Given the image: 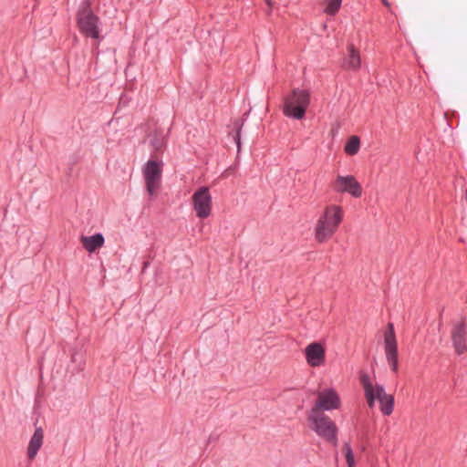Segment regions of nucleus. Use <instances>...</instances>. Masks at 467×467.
I'll use <instances>...</instances> for the list:
<instances>
[{"mask_svg": "<svg viewBox=\"0 0 467 467\" xmlns=\"http://www.w3.org/2000/svg\"><path fill=\"white\" fill-rule=\"evenodd\" d=\"M344 218V211L337 204L325 207L314 228L315 240L323 244L327 242L337 231Z\"/></svg>", "mask_w": 467, "mask_h": 467, "instance_id": "nucleus-1", "label": "nucleus"}, {"mask_svg": "<svg viewBox=\"0 0 467 467\" xmlns=\"http://www.w3.org/2000/svg\"><path fill=\"white\" fill-rule=\"evenodd\" d=\"M360 383L364 389L365 398L369 408H373L378 400L384 415H390L394 409V397L385 391L383 386L373 384L367 373H361Z\"/></svg>", "mask_w": 467, "mask_h": 467, "instance_id": "nucleus-2", "label": "nucleus"}, {"mask_svg": "<svg viewBox=\"0 0 467 467\" xmlns=\"http://www.w3.org/2000/svg\"><path fill=\"white\" fill-rule=\"evenodd\" d=\"M309 104V92L306 89L294 88L284 99L283 113L288 118L302 119Z\"/></svg>", "mask_w": 467, "mask_h": 467, "instance_id": "nucleus-3", "label": "nucleus"}, {"mask_svg": "<svg viewBox=\"0 0 467 467\" xmlns=\"http://www.w3.org/2000/svg\"><path fill=\"white\" fill-rule=\"evenodd\" d=\"M99 18L94 15L91 9V4L88 0H84L79 6L77 14V25L81 34L94 39L99 38Z\"/></svg>", "mask_w": 467, "mask_h": 467, "instance_id": "nucleus-4", "label": "nucleus"}, {"mask_svg": "<svg viewBox=\"0 0 467 467\" xmlns=\"http://www.w3.org/2000/svg\"><path fill=\"white\" fill-rule=\"evenodd\" d=\"M307 420L310 422L311 429L318 436L328 441L336 442L337 426L324 412L309 411Z\"/></svg>", "mask_w": 467, "mask_h": 467, "instance_id": "nucleus-5", "label": "nucleus"}, {"mask_svg": "<svg viewBox=\"0 0 467 467\" xmlns=\"http://www.w3.org/2000/svg\"><path fill=\"white\" fill-rule=\"evenodd\" d=\"M163 162L158 159H150L142 167V175L147 192L150 196L157 194L161 185Z\"/></svg>", "mask_w": 467, "mask_h": 467, "instance_id": "nucleus-6", "label": "nucleus"}, {"mask_svg": "<svg viewBox=\"0 0 467 467\" xmlns=\"http://www.w3.org/2000/svg\"><path fill=\"white\" fill-rule=\"evenodd\" d=\"M340 407L339 394L333 388H327L317 393L315 405L310 411L323 412L324 410H338Z\"/></svg>", "mask_w": 467, "mask_h": 467, "instance_id": "nucleus-7", "label": "nucleus"}, {"mask_svg": "<svg viewBox=\"0 0 467 467\" xmlns=\"http://www.w3.org/2000/svg\"><path fill=\"white\" fill-rule=\"evenodd\" d=\"M193 211L198 218L205 219L212 214V195L208 187L197 189L192 196Z\"/></svg>", "mask_w": 467, "mask_h": 467, "instance_id": "nucleus-8", "label": "nucleus"}, {"mask_svg": "<svg viewBox=\"0 0 467 467\" xmlns=\"http://www.w3.org/2000/svg\"><path fill=\"white\" fill-rule=\"evenodd\" d=\"M331 188L337 193H348L354 198L362 195V186L353 175L337 174L331 182Z\"/></svg>", "mask_w": 467, "mask_h": 467, "instance_id": "nucleus-9", "label": "nucleus"}, {"mask_svg": "<svg viewBox=\"0 0 467 467\" xmlns=\"http://www.w3.org/2000/svg\"><path fill=\"white\" fill-rule=\"evenodd\" d=\"M384 349L388 363L393 372L398 371V346L393 324H388V329L384 334Z\"/></svg>", "mask_w": 467, "mask_h": 467, "instance_id": "nucleus-10", "label": "nucleus"}, {"mask_svg": "<svg viewBox=\"0 0 467 467\" xmlns=\"http://www.w3.org/2000/svg\"><path fill=\"white\" fill-rule=\"evenodd\" d=\"M451 339L458 355L467 352V328L464 319H460L453 323Z\"/></svg>", "mask_w": 467, "mask_h": 467, "instance_id": "nucleus-11", "label": "nucleus"}, {"mask_svg": "<svg viewBox=\"0 0 467 467\" xmlns=\"http://www.w3.org/2000/svg\"><path fill=\"white\" fill-rule=\"evenodd\" d=\"M306 363L312 368L321 367L326 362V349L319 342H312L304 349Z\"/></svg>", "mask_w": 467, "mask_h": 467, "instance_id": "nucleus-12", "label": "nucleus"}, {"mask_svg": "<svg viewBox=\"0 0 467 467\" xmlns=\"http://www.w3.org/2000/svg\"><path fill=\"white\" fill-rule=\"evenodd\" d=\"M44 439V431L41 427H37L35 430L34 434L32 435L28 447H27V456L29 460H33L39 449L43 444Z\"/></svg>", "mask_w": 467, "mask_h": 467, "instance_id": "nucleus-13", "label": "nucleus"}, {"mask_svg": "<svg viewBox=\"0 0 467 467\" xmlns=\"http://www.w3.org/2000/svg\"><path fill=\"white\" fill-rule=\"evenodd\" d=\"M348 57L345 58L343 67L348 70H358L361 65V58L358 50L353 44L348 46Z\"/></svg>", "mask_w": 467, "mask_h": 467, "instance_id": "nucleus-14", "label": "nucleus"}, {"mask_svg": "<svg viewBox=\"0 0 467 467\" xmlns=\"http://www.w3.org/2000/svg\"><path fill=\"white\" fill-rule=\"evenodd\" d=\"M104 237L101 234H97L92 236H81L80 242L84 248L88 253H93L104 244Z\"/></svg>", "mask_w": 467, "mask_h": 467, "instance_id": "nucleus-15", "label": "nucleus"}, {"mask_svg": "<svg viewBox=\"0 0 467 467\" xmlns=\"http://www.w3.org/2000/svg\"><path fill=\"white\" fill-rule=\"evenodd\" d=\"M360 140L358 136H351L345 145V151L348 155H355L359 150Z\"/></svg>", "mask_w": 467, "mask_h": 467, "instance_id": "nucleus-16", "label": "nucleus"}, {"mask_svg": "<svg viewBox=\"0 0 467 467\" xmlns=\"http://www.w3.org/2000/svg\"><path fill=\"white\" fill-rule=\"evenodd\" d=\"M323 3L326 5L325 13L334 16L340 9L342 0H323Z\"/></svg>", "mask_w": 467, "mask_h": 467, "instance_id": "nucleus-17", "label": "nucleus"}, {"mask_svg": "<svg viewBox=\"0 0 467 467\" xmlns=\"http://www.w3.org/2000/svg\"><path fill=\"white\" fill-rule=\"evenodd\" d=\"M343 449L345 451V455H346V459H347L348 467H354L355 466L354 455H353V452H352V450H351L349 444L346 443L344 445Z\"/></svg>", "mask_w": 467, "mask_h": 467, "instance_id": "nucleus-18", "label": "nucleus"}, {"mask_svg": "<svg viewBox=\"0 0 467 467\" xmlns=\"http://www.w3.org/2000/svg\"><path fill=\"white\" fill-rule=\"evenodd\" d=\"M234 140H235V142H236V145H237V149H238V150H240V148H241L240 130L237 131V134H236Z\"/></svg>", "mask_w": 467, "mask_h": 467, "instance_id": "nucleus-19", "label": "nucleus"}, {"mask_svg": "<svg viewBox=\"0 0 467 467\" xmlns=\"http://www.w3.org/2000/svg\"><path fill=\"white\" fill-rule=\"evenodd\" d=\"M265 3H266V5H267V6L269 7V9H271V8H272V6H273V3H272V1H270V0H266V1H265Z\"/></svg>", "mask_w": 467, "mask_h": 467, "instance_id": "nucleus-20", "label": "nucleus"}, {"mask_svg": "<svg viewBox=\"0 0 467 467\" xmlns=\"http://www.w3.org/2000/svg\"><path fill=\"white\" fill-rule=\"evenodd\" d=\"M382 3H383V5H384L385 6H387V7H389V6H390V4L389 3V1H388V0H382Z\"/></svg>", "mask_w": 467, "mask_h": 467, "instance_id": "nucleus-21", "label": "nucleus"}]
</instances>
